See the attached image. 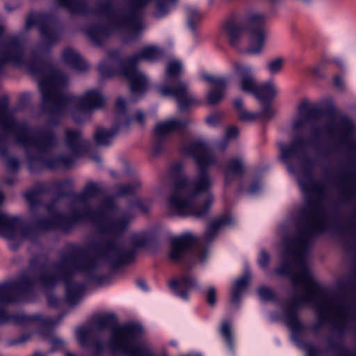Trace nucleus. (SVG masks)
Instances as JSON below:
<instances>
[{"label":"nucleus","mask_w":356,"mask_h":356,"mask_svg":"<svg viewBox=\"0 0 356 356\" xmlns=\"http://www.w3.org/2000/svg\"><path fill=\"white\" fill-rule=\"evenodd\" d=\"M307 189L317 197L308 200L302 212L301 228L296 238H291V282L302 284L305 289L300 296H291V330L294 333L301 331L302 325L293 314V307H300L305 303L315 305L318 320L312 325V329L318 332L327 321L325 313L331 311L332 306V300L325 298L322 288L314 280L307 264L314 239L330 227L328 212L322 205L327 188L323 183L314 182Z\"/></svg>","instance_id":"1"},{"label":"nucleus","mask_w":356,"mask_h":356,"mask_svg":"<svg viewBox=\"0 0 356 356\" xmlns=\"http://www.w3.org/2000/svg\"><path fill=\"white\" fill-rule=\"evenodd\" d=\"M8 63L17 65L26 64L31 74L40 76L39 88L42 95V109L49 114L47 125L45 129H51L60 124V118L67 111L72 114V108L70 105L60 106L58 94H64L54 84L61 81L63 74L56 70L53 64L44 60L38 54H33L26 62L24 60V49L18 37H13L6 42L0 56V74L3 72V66Z\"/></svg>","instance_id":"2"},{"label":"nucleus","mask_w":356,"mask_h":356,"mask_svg":"<svg viewBox=\"0 0 356 356\" xmlns=\"http://www.w3.org/2000/svg\"><path fill=\"white\" fill-rule=\"evenodd\" d=\"M208 168H198L197 175L191 181L187 176L175 181V191L170 195L168 201L170 209L179 216L197 218L207 216L214 200Z\"/></svg>","instance_id":"3"},{"label":"nucleus","mask_w":356,"mask_h":356,"mask_svg":"<svg viewBox=\"0 0 356 356\" xmlns=\"http://www.w3.org/2000/svg\"><path fill=\"white\" fill-rule=\"evenodd\" d=\"M278 234L281 242L277 245L279 266L273 273L279 277L288 280L278 284L277 291L269 286L262 285L258 287L257 293L264 302H273L282 311L272 312L269 314L270 323H282L289 331V216L286 215L284 221L279 225Z\"/></svg>","instance_id":"4"},{"label":"nucleus","mask_w":356,"mask_h":356,"mask_svg":"<svg viewBox=\"0 0 356 356\" xmlns=\"http://www.w3.org/2000/svg\"><path fill=\"white\" fill-rule=\"evenodd\" d=\"M84 253V250L76 245H72L67 253L60 255V260L53 264L55 272L43 271L45 264L40 265L42 271L38 277L41 286L44 289H54L60 282L65 283V302L70 306L78 305L82 300L86 290L85 283L73 280L76 272L86 271L89 266L79 261Z\"/></svg>","instance_id":"5"},{"label":"nucleus","mask_w":356,"mask_h":356,"mask_svg":"<svg viewBox=\"0 0 356 356\" xmlns=\"http://www.w3.org/2000/svg\"><path fill=\"white\" fill-rule=\"evenodd\" d=\"M267 18L264 14L252 13L245 16L241 14H232L222 24V29L227 37L229 45L238 49L243 33L247 32L250 37L248 52L259 54L262 51L266 38Z\"/></svg>","instance_id":"6"},{"label":"nucleus","mask_w":356,"mask_h":356,"mask_svg":"<svg viewBox=\"0 0 356 356\" xmlns=\"http://www.w3.org/2000/svg\"><path fill=\"white\" fill-rule=\"evenodd\" d=\"M3 215L6 216V220L13 222V225L6 226L13 232V235L10 237L0 232L1 236L8 240L26 239L33 243H38L39 241V232L61 230L70 232L79 223V216H76L75 207H72L68 214L56 210L50 217H38L32 226L26 225L19 216H10L5 213Z\"/></svg>","instance_id":"7"},{"label":"nucleus","mask_w":356,"mask_h":356,"mask_svg":"<svg viewBox=\"0 0 356 356\" xmlns=\"http://www.w3.org/2000/svg\"><path fill=\"white\" fill-rule=\"evenodd\" d=\"M233 219L229 215L218 217L209 223L204 234L198 238L189 232L184 233L170 239V250L168 258L175 263L184 262L188 267H192L194 263L193 248L196 242L201 245L200 258L202 261L207 259L209 247L218 233L219 229L229 225Z\"/></svg>","instance_id":"8"},{"label":"nucleus","mask_w":356,"mask_h":356,"mask_svg":"<svg viewBox=\"0 0 356 356\" xmlns=\"http://www.w3.org/2000/svg\"><path fill=\"white\" fill-rule=\"evenodd\" d=\"M182 63L177 60H170L166 66L165 83L159 87L163 96L173 97L181 111H186L196 100L188 94V85L181 80Z\"/></svg>","instance_id":"9"},{"label":"nucleus","mask_w":356,"mask_h":356,"mask_svg":"<svg viewBox=\"0 0 356 356\" xmlns=\"http://www.w3.org/2000/svg\"><path fill=\"white\" fill-rule=\"evenodd\" d=\"M31 128L29 126V131L26 136L27 142L25 143H17L28 147L30 145H33L37 152H33L26 149V159L28 168L31 172H40L47 170V163L49 157L47 156V152L52 148L57 142V136L54 130L51 129H42L38 133L37 137L32 138L29 136Z\"/></svg>","instance_id":"10"},{"label":"nucleus","mask_w":356,"mask_h":356,"mask_svg":"<svg viewBox=\"0 0 356 356\" xmlns=\"http://www.w3.org/2000/svg\"><path fill=\"white\" fill-rule=\"evenodd\" d=\"M58 95V100L60 106H71L72 108V118L77 124L82 123L86 120V113L103 107L105 102L104 97L97 89L87 90L83 96L65 93Z\"/></svg>","instance_id":"11"},{"label":"nucleus","mask_w":356,"mask_h":356,"mask_svg":"<svg viewBox=\"0 0 356 356\" xmlns=\"http://www.w3.org/2000/svg\"><path fill=\"white\" fill-rule=\"evenodd\" d=\"M143 331V327L139 323L127 322L118 326L108 341L110 354L112 356H127L131 354L135 348L144 347L133 343L134 339L142 336Z\"/></svg>","instance_id":"12"},{"label":"nucleus","mask_w":356,"mask_h":356,"mask_svg":"<svg viewBox=\"0 0 356 356\" xmlns=\"http://www.w3.org/2000/svg\"><path fill=\"white\" fill-rule=\"evenodd\" d=\"M97 250L101 258L113 270L131 264L136 257L134 249L127 250L112 238L106 239L98 244Z\"/></svg>","instance_id":"13"},{"label":"nucleus","mask_w":356,"mask_h":356,"mask_svg":"<svg viewBox=\"0 0 356 356\" xmlns=\"http://www.w3.org/2000/svg\"><path fill=\"white\" fill-rule=\"evenodd\" d=\"M0 124L5 132L12 134L16 143L27 142L29 125L19 122L10 113L8 97L6 95L0 97Z\"/></svg>","instance_id":"14"},{"label":"nucleus","mask_w":356,"mask_h":356,"mask_svg":"<svg viewBox=\"0 0 356 356\" xmlns=\"http://www.w3.org/2000/svg\"><path fill=\"white\" fill-rule=\"evenodd\" d=\"M336 131L346 148V154L352 163H356V140H349L356 131L353 120L346 114L339 115L336 120Z\"/></svg>","instance_id":"15"},{"label":"nucleus","mask_w":356,"mask_h":356,"mask_svg":"<svg viewBox=\"0 0 356 356\" xmlns=\"http://www.w3.org/2000/svg\"><path fill=\"white\" fill-rule=\"evenodd\" d=\"M51 21V17L48 14L31 13L26 18V28L29 29L31 27L38 26L42 40L51 45L59 39L57 29L50 26Z\"/></svg>","instance_id":"16"},{"label":"nucleus","mask_w":356,"mask_h":356,"mask_svg":"<svg viewBox=\"0 0 356 356\" xmlns=\"http://www.w3.org/2000/svg\"><path fill=\"white\" fill-rule=\"evenodd\" d=\"M115 209L116 205L113 199L108 197L104 200L96 209H93L89 204H86L82 208L75 207V211L76 216H79V223L89 220L97 225L98 222H102L107 218L106 211Z\"/></svg>","instance_id":"17"},{"label":"nucleus","mask_w":356,"mask_h":356,"mask_svg":"<svg viewBox=\"0 0 356 356\" xmlns=\"http://www.w3.org/2000/svg\"><path fill=\"white\" fill-rule=\"evenodd\" d=\"M56 186L60 196H66V198L81 202H84L88 197H95L100 191L97 184L90 182L85 186L82 193H76L73 191L74 184L70 178L63 179V182L56 183Z\"/></svg>","instance_id":"18"},{"label":"nucleus","mask_w":356,"mask_h":356,"mask_svg":"<svg viewBox=\"0 0 356 356\" xmlns=\"http://www.w3.org/2000/svg\"><path fill=\"white\" fill-rule=\"evenodd\" d=\"M184 152L191 156L200 168H209L216 163L207 144L203 140L191 142L184 148Z\"/></svg>","instance_id":"19"},{"label":"nucleus","mask_w":356,"mask_h":356,"mask_svg":"<svg viewBox=\"0 0 356 356\" xmlns=\"http://www.w3.org/2000/svg\"><path fill=\"white\" fill-rule=\"evenodd\" d=\"M172 294L184 301L189 300V292L192 289H199L197 278L193 275H184L173 278L168 284Z\"/></svg>","instance_id":"20"},{"label":"nucleus","mask_w":356,"mask_h":356,"mask_svg":"<svg viewBox=\"0 0 356 356\" xmlns=\"http://www.w3.org/2000/svg\"><path fill=\"white\" fill-rule=\"evenodd\" d=\"M277 95V90L271 81L259 83L253 97L259 102L261 107L273 117L276 111L272 107Z\"/></svg>","instance_id":"21"},{"label":"nucleus","mask_w":356,"mask_h":356,"mask_svg":"<svg viewBox=\"0 0 356 356\" xmlns=\"http://www.w3.org/2000/svg\"><path fill=\"white\" fill-rule=\"evenodd\" d=\"M137 66L132 65L121 76L129 81L130 91L133 95L142 96L149 88V80L144 73L140 72Z\"/></svg>","instance_id":"22"},{"label":"nucleus","mask_w":356,"mask_h":356,"mask_svg":"<svg viewBox=\"0 0 356 356\" xmlns=\"http://www.w3.org/2000/svg\"><path fill=\"white\" fill-rule=\"evenodd\" d=\"M235 72L240 78V86L243 92L253 96L259 83L252 75V67L248 65L236 63Z\"/></svg>","instance_id":"23"},{"label":"nucleus","mask_w":356,"mask_h":356,"mask_svg":"<svg viewBox=\"0 0 356 356\" xmlns=\"http://www.w3.org/2000/svg\"><path fill=\"white\" fill-rule=\"evenodd\" d=\"M202 78L205 81L213 86V88L208 92L207 96L209 104H217L224 98V92L227 86V79L225 78H216L209 74H204Z\"/></svg>","instance_id":"24"},{"label":"nucleus","mask_w":356,"mask_h":356,"mask_svg":"<svg viewBox=\"0 0 356 356\" xmlns=\"http://www.w3.org/2000/svg\"><path fill=\"white\" fill-rule=\"evenodd\" d=\"M245 164L239 157L229 160L223 168L225 186L232 184L237 178H243L245 175Z\"/></svg>","instance_id":"25"},{"label":"nucleus","mask_w":356,"mask_h":356,"mask_svg":"<svg viewBox=\"0 0 356 356\" xmlns=\"http://www.w3.org/2000/svg\"><path fill=\"white\" fill-rule=\"evenodd\" d=\"M130 222L127 213H124L116 219L106 218L97 225L103 232L121 235L127 229Z\"/></svg>","instance_id":"26"},{"label":"nucleus","mask_w":356,"mask_h":356,"mask_svg":"<svg viewBox=\"0 0 356 356\" xmlns=\"http://www.w3.org/2000/svg\"><path fill=\"white\" fill-rule=\"evenodd\" d=\"M65 143L67 148L74 156H81L89 149V142L82 140L81 133L76 130L65 131Z\"/></svg>","instance_id":"27"},{"label":"nucleus","mask_w":356,"mask_h":356,"mask_svg":"<svg viewBox=\"0 0 356 356\" xmlns=\"http://www.w3.org/2000/svg\"><path fill=\"white\" fill-rule=\"evenodd\" d=\"M250 276L251 273L249 266L248 264H245L243 275L236 279L232 287L230 293V304L232 306H238L239 305L243 293L249 286Z\"/></svg>","instance_id":"28"},{"label":"nucleus","mask_w":356,"mask_h":356,"mask_svg":"<svg viewBox=\"0 0 356 356\" xmlns=\"http://www.w3.org/2000/svg\"><path fill=\"white\" fill-rule=\"evenodd\" d=\"M122 127V122H115L110 129L97 127L94 134V140L97 146H108L112 140Z\"/></svg>","instance_id":"29"},{"label":"nucleus","mask_w":356,"mask_h":356,"mask_svg":"<svg viewBox=\"0 0 356 356\" xmlns=\"http://www.w3.org/2000/svg\"><path fill=\"white\" fill-rule=\"evenodd\" d=\"M4 307L0 305V325H5L12 321L16 325L26 326L31 324V321L38 320L40 318L38 315H28L22 313L10 314Z\"/></svg>","instance_id":"30"},{"label":"nucleus","mask_w":356,"mask_h":356,"mask_svg":"<svg viewBox=\"0 0 356 356\" xmlns=\"http://www.w3.org/2000/svg\"><path fill=\"white\" fill-rule=\"evenodd\" d=\"M62 58L64 63L72 69L81 72L86 71L88 69L87 64L81 55L72 48L67 47L65 49Z\"/></svg>","instance_id":"31"},{"label":"nucleus","mask_w":356,"mask_h":356,"mask_svg":"<svg viewBox=\"0 0 356 356\" xmlns=\"http://www.w3.org/2000/svg\"><path fill=\"white\" fill-rule=\"evenodd\" d=\"M62 58L64 63L72 69L81 72L86 71L88 69L87 64L81 55L72 48L67 47L65 49Z\"/></svg>","instance_id":"32"},{"label":"nucleus","mask_w":356,"mask_h":356,"mask_svg":"<svg viewBox=\"0 0 356 356\" xmlns=\"http://www.w3.org/2000/svg\"><path fill=\"white\" fill-rule=\"evenodd\" d=\"M92 41L98 47L102 46L104 38L111 34V29L104 24L99 23L90 25L87 31Z\"/></svg>","instance_id":"33"},{"label":"nucleus","mask_w":356,"mask_h":356,"mask_svg":"<svg viewBox=\"0 0 356 356\" xmlns=\"http://www.w3.org/2000/svg\"><path fill=\"white\" fill-rule=\"evenodd\" d=\"M39 275L34 277L26 273L22 274L16 282H12L15 290L22 293H31L37 282L41 285L38 280Z\"/></svg>","instance_id":"34"},{"label":"nucleus","mask_w":356,"mask_h":356,"mask_svg":"<svg viewBox=\"0 0 356 356\" xmlns=\"http://www.w3.org/2000/svg\"><path fill=\"white\" fill-rule=\"evenodd\" d=\"M74 163V159L70 156L62 154L49 156L47 163V170L55 171L60 169H69Z\"/></svg>","instance_id":"35"},{"label":"nucleus","mask_w":356,"mask_h":356,"mask_svg":"<svg viewBox=\"0 0 356 356\" xmlns=\"http://www.w3.org/2000/svg\"><path fill=\"white\" fill-rule=\"evenodd\" d=\"M163 54V51L154 46L144 47L138 53L134 54L133 57L136 58V65L140 60H145L154 61L160 59Z\"/></svg>","instance_id":"36"},{"label":"nucleus","mask_w":356,"mask_h":356,"mask_svg":"<svg viewBox=\"0 0 356 356\" xmlns=\"http://www.w3.org/2000/svg\"><path fill=\"white\" fill-rule=\"evenodd\" d=\"M238 120L243 122H252L257 120L261 122H269L274 118L262 108L256 112L244 109L238 114Z\"/></svg>","instance_id":"37"},{"label":"nucleus","mask_w":356,"mask_h":356,"mask_svg":"<svg viewBox=\"0 0 356 356\" xmlns=\"http://www.w3.org/2000/svg\"><path fill=\"white\" fill-rule=\"evenodd\" d=\"M94 326L99 330H111L112 334L114 330L120 325L118 323V318L113 313L106 314L97 318L94 322Z\"/></svg>","instance_id":"38"},{"label":"nucleus","mask_w":356,"mask_h":356,"mask_svg":"<svg viewBox=\"0 0 356 356\" xmlns=\"http://www.w3.org/2000/svg\"><path fill=\"white\" fill-rule=\"evenodd\" d=\"M115 122H122V127H129L131 118L128 115L127 102L122 97H118L115 104Z\"/></svg>","instance_id":"39"},{"label":"nucleus","mask_w":356,"mask_h":356,"mask_svg":"<svg viewBox=\"0 0 356 356\" xmlns=\"http://www.w3.org/2000/svg\"><path fill=\"white\" fill-rule=\"evenodd\" d=\"M85 254L86 252H84L83 254L81 257H78V259L84 262L85 264H87L89 266L88 268L85 271L88 273V283L95 284L98 286H100L108 282L111 279V275L95 274L93 271V265L90 262H88L84 259Z\"/></svg>","instance_id":"40"},{"label":"nucleus","mask_w":356,"mask_h":356,"mask_svg":"<svg viewBox=\"0 0 356 356\" xmlns=\"http://www.w3.org/2000/svg\"><path fill=\"white\" fill-rule=\"evenodd\" d=\"M15 290L12 282H4L0 283V305L6 306L14 303L17 298L13 293Z\"/></svg>","instance_id":"41"},{"label":"nucleus","mask_w":356,"mask_h":356,"mask_svg":"<svg viewBox=\"0 0 356 356\" xmlns=\"http://www.w3.org/2000/svg\"><path fill=\"white\" fill-rule=\"evenodd\" d=\"M187 13V24L191 32L196 35L198 26L201 24L204 17L203 13L195 7L186 8Z\"/></svg>","instance_id":"42"},{"label":"nucleus","mask_w":356,"mask_h":356,"mask_svg":"<svg viewBox=\"0 0 356 356\" xmlns=\"http://www.w3.org/2000/svg\"><path fill=\"white\" fill-rule=\"evenodd\" d=\"M5 138L0 135V158L7 161V168L13 172H17L19 168L20 162L16 157L9 155L8 147L3 143Z\"/></svg>","instance_id":"43"},{"label":"nucleus","mask_w":356,"mask_h":356,"mask_svg":"<svg viewBox=\"0 0 356 356\" xmlns=\"http://www.w3.org/2000/svg\"><path fill=\"white\" fill-rule=\"evenodd\" d=\"M108 55L112 60L117 63V67H120L119 72L121 74L132 65H136V58L133 57V55L126 58H122L120 56V51L118 49L111 51Z\"/></svg>","instance_id":"44"},{"label":"nucleus","mask_w":356,"mask_h":356,"mask_svg":"<svg viewBox=\"0 0 356 356\" xmlns=\"http://www.w3.org/2000/svg\"><path fill=\"white\" fill-rule=\"evenodd\" d=\"M178 0H156V8L154 15L156 18L165 17L170 12L172 6H175Z\"/></svg>","instance_id":"45"},{"label":"nucleus","mask_w":356,"mask_h":356,"mask_svg":"<svg viewBox=\"0 0 356 356\" xmlns=\"http://www.w3.org/2000/svg\"><path fill=\"white\" fill-rule=\"evenodd\" d=\"M301 110L306 111L305 120L310 122H316L323 115V110L319 108H309L307 100H304L300 106Z\"/></svg>","instance_id":"46"},{"label":"nucleus","mask_w":356,"mask_h":356,"mask_svg":"<svg viewBox=\"0 0 356 356\" xmlns=\"http://www.w3.org/2000/svg\"><path fill=\"white\" fill-rule=\"evenodd\" d=\"M35 315L40 316V319L31 321V323L34 322H40L41 324V328L44 330H50L51 329H52L62 320V318L64 316V314H60L57 317L55 318H42V316L39 314H36Z\"/></svg>","instance_id":"47"},{"label":"nucleus","mask_w":356,"mask_h":356,"mask_svg":"<svg viewBox=\"0 0 356 356\" xmlns=\"http://www.w3.org/2000/svg\"><path fill=\"white\" fill-rule=\"evenodd\" d=\"M63 182V181H56L51 186H47L42 183H38L35 187L38 196L42 194L54 193L57 199L66 198V196H60L58 195V189L56 186V183Z\"/></svg>","instance_id":"48"},{"label":"nucleus","mask_w":356,"mask_h":356,"mask_svg":"<svg viewBox=\"0 0 356 356\" xmlns=\"http://www.w3.org/2000/svg\"><path fill=\"white\" fill-rule=\"evenodd\" d=\"M120 67L115 68L111 65L102 61L99 65V72L103 78L108 79L115 76H121Z\"/></svg>","instance_id":"49"},{"label":"nucleus","mask_w":356,"mask_h":356,"mask_svg":"<svg viewBox=\"0 0 356 356\" xmlns=\"http://www.w3.org/2000/svg\"><path fill=\"white\" fill-rule=\"evenodd\" d=\"M277 146L280 151V160L283 163L286 171L289 174V141L278 142Z\"/></svg>","instance_id":"50"},{"label":"nucleus","mask_w":356,"mask_h":356,"mask_svg":"<svg viewBox=\"0 0 356 356\" xmlns=\"http://www.w3.org/2000/svg\"><path fill=\"white\" fill-rule=\"evenodd\" d=\"M220 332L225 339L228 348L230 351L234 350V339L231 331V324L229 321H224L222 323Z\"/></svg>","instance_id":"51"},{"label":"nucleus","mask_w":356,"mask_h":356,"mask_svg":"<svg viewBox=\"0 0 356 356\" xmlns=\"http://www.w3.org/2000/svg\"><path fill=\"white\" fill-rule=\"evenodd\" d=\"M334 313L339 319L346 322L350 317L348 304L344 301L338 303L334 307Z\"/></svg>","instance_id":"52"},{"label":"nucleus","mask_w":356,"mask_h":356,"mask_svg":"<svg viewBox=\"0 0 356 356\" xmlns=\"http://www.w3.org/2000/svg\"><path fill=\"white\" fill-rule=\"evenodd\" d=\"M170 175L173 183V191H175V181L179 177L187 176L184 172V165L180 161L176 162L171 166Z\"/></svg>","instance_id":"53"},{"label":"nucleus","mask_w":356,"mask_h":356,"mask_svg":"<svg viewBox=\"0 0 356 356\" xmlns=\"http://www.w3.org/2000/svg\"><path fill=\"white\" fill-rule=\"evenodd\" d=\"M154 132L156 138L165 139L168 134L172 132L170 126L169 120L158 123L154 128Z\"/></svg>","instance_id":"54"},{"label":"nucleus","mask_w":356,"mask_h":356,"mask_svg":"<svg viewBox=\"0 0 356 356\" xmlns=\"http://www.w3.org/2000/svg\"><path fill=\"white\" fill-rule=\"evenodd\" d=\"M263 184L261 179L259 177H256L250 184L245 193L249 195H256L261 193Z\"/></svg>","instance_id":"55"},{"label":"nucleus","mask_w":356,"mask_h":356,"mask_svg":"<svg viewBox=\"0 0 356 356\" xmlns=\"http://www.w3.org/2000/svg\"><path fill=\"white\" fill-rule=\"evenodd\" d=\"M136 193V187L131 184H121L117 186L116 195L124 197L134 195Z\"/></svg>","instance_id":"56"},{"label":"nucleus","mask_w":356,"mask_h":356,"mask_svg":"<svg viewBox=\"0 0 356 356\" xmlns=\"http://www.w3.org/2000/svg\"><path fill=\"white\" fill-rule=\"evenodd\" d=\"M283 66V59L277 58L269 61L266 65V69L271 75H275L281 71Z\"/></svg>","instance_id":"57"},{"label":"nucleus","mask_w":356,"mask_h":356,"mask_svg":"<svg viewBox=\"0 0 356 356\" xmlns=\"http://www.w3.org/2000/svg\"><path fill=\"white\" fill-rule=\"evenodd\" d=\"M168 120L172 131L184 130L191 123L189 119H171Z\"/></svg>","instance_id":"58"},{"label":"nucleus","mask_w":356,"mask_h":356,"mask_svg":"<svg viewBox=\"0 0 356 356\" xmlns=\"http://www.w3.org/2000/svg\"><path fill=\"white\" fill-rule=\"evenodd\" d=\"M92 330L83 327H80L76 330V337L82 345H86L91 335Z\"/></svg>","instance_id":"59"},{"label":"nucleus","mask_w":356,"mask_h":356,"mask_svg":"<svg viewBox=\"0 0 356 356\" xmlns=\"http://www.w3.org/2000/svg\"><path fill=\"white\" fill-rule=\"evenodd\" d=\"M24 197L28 201L31 207L39 203V196L35 188L26 191L24 193Z\"/></svg>","instance_id":"60"},{"label":"nucleus","mask_w":356,"mask_h":356,"mask_svg":"<svg viewBox=\"0 0 356 356\" xmlns=\"http://www.w3.org/2000/svg\"><path fill=\"white\" fill-rule=\"evenodd\" d=\"M152 239L146 235H140L134 236L132 238V244L135 248H144L147 246Z\"/></svg>","instance_id":"61"},{"label":"nucleus","mask_w":356,"mask_h":356,"mask_svg":"<svg viewBox=\"0 0 356 356\" xmlns=\"http://www.w3.org/2000/svg\"><path fill=\"white\" fill-rule=\"evenodd\" d=\"M47 300L48 305L50 307L55 309L59 308L63 305L64 301L62 298H59L54 293L48 294L47 296Z\"/></svg>","instance_id":"62"},{"label":"nucleus","mask_w":356,"mask_h":356,"mask_svg":"<svg viewBox=\"0 0 356 356\" xmlns=\"http://www.w3.org/2000/svg\"><path fill=\"white\" fill-rule=\"evenodd\" d=\"M216 289L214 286H209L206 291V302L210 307L215 306L216 303Z\"/></svg>","instance_id":"63"},{"label":"nucleus","mask_w":356,"mask_h":356,"mask_svg":"<svg viewBox=\"0 0 356 356\" xmlns=\"http://www.w3.org/2000/svg\"><path fill=\"white\" fill-rule=\"evenodd\" d=\"M127 356H154V353L151 349L144 346L135 348L132 353Z\"/></svg>","instance_id":"64"}]
</instances>
